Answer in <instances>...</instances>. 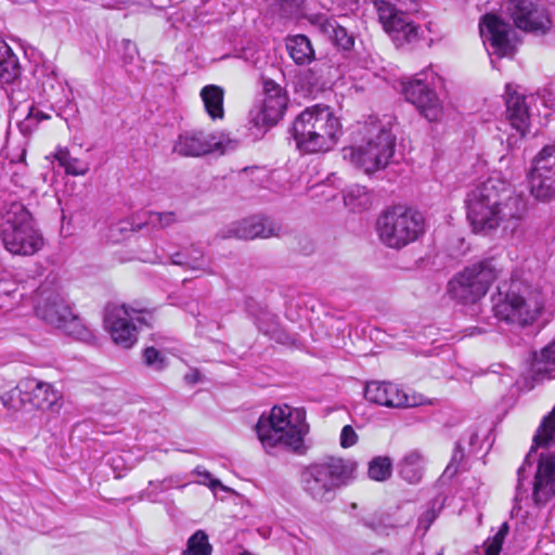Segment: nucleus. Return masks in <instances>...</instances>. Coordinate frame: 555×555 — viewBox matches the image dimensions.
Returning <instances> with one entry per match:
<instances>
[{
	"label": "nucleus",
	"instance_id": "16",
	"mask_svg": "<svg viewBox=\"0 0 555 555\" xmlns=\"http://www.w3.org/2000/svg\"><path fill=\"white\" fill-rule=\"evenodd\" d=\"M375 8L384 29L397 44L416 42L423 36L420 26L411 20V16L398 10L392 3L377 0Z\"/></svg>",
	"mask_w": 555,
	"mask_h": 555
},
{
	"label": "nucleus",
	"instance_id": "1",
	"mask_svg": "<svg viewBox=\"0 0 555 555\" xmlns=\"http://www.w3.org/2000/svg\"><path fill=\"white\" fill-rule=\"evenodd\" d=\"M467 219L475 232L489 234L501 228L513 234L528 212V199L524 194H511L508 184L489 178L466 196Z\"/></svg>",
	"mask_w": 555,
	"mask_h": 555
},
{
	"label": "nucleus",
	"instance_id": "51",
	"mask_svg": "<svg viewBox=\"0 0 555 555\" xmlns=\"http://www.w3.org/2000/svg\"><path fill=\"white\" fill-rule=\"evenodd\" d=\"M516 141H517L516 139L514 140V135H511V137L507 138V143L509 145L513 144V143H516Z\"/></svg>",
	"mask_w": 555,
	"mask_h": 555
},
{
	"label": "nucleus",
	"instance_id": "53",
	"mask_svg": "<svg viewBox=\"0 0 555 555\" xmlns=\"http://www.w3.org/2000/svg\"><path fill=\"white\" fill-rule=\"evenodd\" d=\"M374 555H386L384 552H377Z\"/></svg>",
	"mask_w": 555,
	"mask_h": 555
},
{
	"label": "nucleus",
	"instance_id": "42",
	"mask_svg": "<svg viewBox=\"0 0 555 555\" xmlns=\"http://www.w3.org/2000/svg\"><path fill=\"white\" fill-rule=\"evenodd\" d=\"M143 362L155 371H162L166 366V358L154 347L143 350Z\"/></svg>",
	"mask_w": 555,
	"mask_h": 555
},
{
	"label": "nucleus",
	"instance_id": "3",
	"mask_svg": "<svg viewBox=\"0 0 555 555\" xmlns=\"http://www.w3.org/2000/svg\"><path fill=\"white\" fill-rule=\"evenodd\" d=\"M289 132L301 153H324L337 144L343 126L330 106L317 104L296 116Z\"/></svg>",
	"mask_w": 555,
	"mask_h": 555
},
{
	"label": "nucleus",
	"instance_id": "54",
	"mask_svg": "<svg viewBox=\"0 0 555 555\" xmlns=\"http://www.w3.org/2000/svg\"><path fill=\"white\" fill-rule=\"evenodd\" d=\"M254 169H255V168H250V170H254ZM243 171H244V172H247V171H249V168H245Z\"/></svg>",
	"mask_w": 555,
	"mask_h": 555
},
{
	"label": "nucleus",
	"instance_id": "9",
	"mask_svg": "<svg viewBox=\"0 0 555 555\" xmlns=\"http://www.w3.org/2000/svg\"><path fill=\"white\" fill-rule=\"evenodd\" d=\"M423 215L402 205L387 208L377 219L380 241L388 247L400 249L424 233Z\"/></svg>",
	"mask_w": 555,
	"mask_h": 555
},
{
	"label": "nucleus",
	"instance_id": "28",
	"mask_svg": "<svg viewBox=\"0 0 555 555\" xmlns=\"http://www.w3.org/2000/svg\"><path fill=\"white\" fill-rule=\"evenodd\" d=\"M286 50L296 65L310 64L315 59L311 40L306 35H289L285 39Z\"/></svg>",
	"mask_w": 555,
	"mask_h": 555
},
{
	"label": "nucleus",
	"instance_id": "33",
	"mask_svg": "<svg viewBox=\"0 0 555 555\" xmlns=\"http://www.w3.org/2000/svg\"><path fill=\"white\" fill-rule=\"evenodd\" d=\"M55 159L65 172L70 176H85L89 171V164L76 157H72L68 150L60 149L55 153Z\"/></svg>",
	"mask_w": 555,
	"mask_h": 555
},
{
	"label": "nucleus",
	"instance_id": "47",
	"mask_svg": "<svg viewBox=\"0 0 555 555\" xmlns=\"http://www.w3.org/2000/svg\"><path fill=\"white\" fill-rule=\"evenodd\" d=\"M199 475L205 478V480L203 481L204 483H206V481H209V487L211 489H215V488L221 486L220 481L217 479H214L209 472H204L203 474L199 473Z\"/></svg>",
	"mask_w": 555,
	"mask_h": 555
},
{
	"label": "nucleus",
	"instance_id": "11",
	"mask_svg": "<svg viewBox=\"0 0 555 555\" xmlns=\"http://www.w3.org/2000/svg\"><path fill=\"white\" fill-rule=\"evenodd\" d=\"M530 195L540 203L555 202V141L532 158L526 175Z\"/></svg>",
	"mask_w": 555,
	"mask_h": 555
},
{
	"label": "nucleus",
	"instance_id": "56",
	"mask_svg": "<svg viewBox=\"0 0 555 555\" xmlns=\"http://www.w3.org/2000/svg\"><path fill=\"white\" fill-rule=\"evenodd\" d=\"M7 293L10 295L12 293H15V291H8Z\"/></svg>",
	"mask_w": 555,
	"mask_h": 555
},
{
	"label": "nucleus",
	"instance_id": "21",
	"mask_svg": "<svg viewBox=\"0 0 555 555\" xmlns=\"http://www.w3.org/2000/svg\"><path fill=\"white\" fill-rule=\"evenodd\" d=\"M364 397L371 403L387 408H408L421 403L415 398H410L398 385L378 380L366 383Z\"/></svg>",
	"mask_w": 555,
	"mask_h": 555
},
{
	"label": "nucleus",
	"instance_id": "26",
	"mask_svg": "<svg viewBox=\"0 0 555 555\" xmlns=\"http://www.w3.org/2000/svg\"><path fill=\"white\" fill-rule=\"evenodd\" d=\"M168 257L171 264L185 270L206 271L209 268V260L204 249L194 243L176 251L168 250Z\"/></svg>",
	"mask_w": 555,
	"mask_h": 555
},
{
	"label": "nucleus",
	"instance_id": "41",
	"mask_svg": "<svg viewBox=\"0 0 555 555\" xmlns=\"http://www.w3.org/2000/svg\"><path fill=\"white\" fill-rule=\"evenodd\" d=\"M177 222H178V218H177L176 212H173V211H165V212L151 211V212H149L147 223L151 224L153 228L166 229Z\"/></svg>",
	"mask_w": 555,
	"mask_h": 555
},
{
	"label": "nucleus",
	"instance_id": "50",
	"mask_svg": "<svg viewBox=\"0 0 555 555\" xmlns=\"http://www.w3.org/2000/svg\"><path fill=\"white\" fill-rule=\"evenodd\" d=\"M475 333H477V334H481V333H483V331H482V330H480V328H478V327H475V328H473V331L470 332V335H474Z\"/></svg>",
	"mask_w": 555,
	"mask_h": 555
},
{
	"label": "nucleus",
	"instance_id": "30",
	"mask_svg": "<svg viewBox=\"0 0 555 555\" xmlns=\"http://www.w3.org/2000/svg\"><path fill=\"white\" fill-rule=\"evenodd\" d=\"M21 74L17 56L10 46L0 38V83H10Z\"/></svg>",
	"mask_w": 555,
	"mask_h": 555
},
{
	"label": "nucleus",
	"instance_id": "4",
	"mask_svg": "<svg viewBox=\"0 0 555 555\" xmlns=\"http://www.w3.org/2000/svg\"><path fill=\"white\" fill-rule=\"evenodd\" d=\"M308 431L305 410L289 405L273 406L270 415H261L256 425L258 439L264 449L284 447L299 450Z\"/></svg>",
	"mask_w": 555,
	"mask_h": 555
},
{
	"label": "nucleus",
	"instance_id": "7",
	"mask_svg": "<svg viewBox=\"0 0 555 555\" xmlns=\"http://www.w3.org/2000/svg\"><path fill=\"white\" fill-rule=\"evenodd\" d=\"M0 240L8 251L20 256H33L44 244L31 214L20 202L5 205L0 214Z\"/></svg>",
	"mask_w": 555,
	"mask_h": 555
},
{
	"label": "nucleus",
	"instance_id": "49",
	"mask_svg": "<svg viewBox=\"0 0 555 555\" xmlns=\"http://www.w3.org/2000/svg\"><path fill=\"white\" fill-rule=\"evenodd\" d=\"M25 157H26V151L25 150H22V153L18 157V162H24L25 160Z\"/></svg>",
	"mask_w": 555,
	"mask_h": 555
},
{
	"label": "nucleus",
	"instance_id": "14",
	"mask_svg": "<svg viewBox=\"0 0 555 555\" xmlns=\"http://www.w3.org/2000/svg\"><path fill=\"white\" fill-rule=\"evenodd\" d=\"M492 300L495 318L513 327H525L539 314V308L532 307L517 293L507 289V285L499 286Z\"/></svg>",
	"mask_w": 555,
	"mask_h": 555
},
{
	"label": "nucleus",
	"instance_id": "17",
	"mask_svg": "<svg viewBox=\"0 0 555 555\" xmlns=\"http://www.w3.org/2000/svg\"><path fill=\"white\" fill-rule=\"evenodd\" d=\"M139 324L147 325V320L142 311L129 310L126 306L116 307L107 311L104 323L112 339L122 348H131L138 339Z\"/></svg>",
	"mask_w": 555,
	"mask_h": 555
},
{
	"label": "nucleus",
	"instance_id": "39",
	"mask_svg": "<svg viewBox=\"0 0 555 555\" xmlns=\"http://www.w3.org/2000/svg\"><path fill=\"white\" fill-rule=\"evenodd\" d=\"M508 525L507 522H503L499 529V531L494 534L493 538L488 539L485 542V553L486 555H500L502 550L503 542L505 540L506 534L508 533Z\"/></svg>",
	"mask_w": 555,
	"mask_h": 555
},
{
	"label": "nucleus",
	"instance_id": "45",
	"mask_svg": "<svg viewBox=\"0 0 555 555\" xmlns=\"http://www.w3.org/2000/svg\"><path fill=\"white\" fill-rule=\"evenodd\" d=\"M436 512L434 509H427L418 519V527L427 531L430 525L436 519Z\"/></svg>",
	"mask_w": 555,
	"mask_h": 555
},
{
	"label": "nucleus",
	"instance_id": "6",
	"mask_svg": "<svg viewBox=\"0 0 555 555\" xmlns=\"http://www.w3.org/2000/svg\"><path fill=\"white\" fill-rule=\"evenodd\" d=\"M356 464L341 457H326L306 466L300 474L304 492L314 502L333 501L339 489L353 479Z\"/></svg>",
	"mask_w": 555,
	"mask_h": 555
},
{
	"label": "nucleus",
	"instance_id": "22",
	"mask_svg": "<svg viewBox=\"0 0 555 555\" xmlns=\"http://www.w3.org/2000/svg\"><path fill=\"white\" fill-rule=\"evenodd\" d=\"M42 92L47 102L50 103L51 109L62 118L67 119L66 115H73L76 112L70 88L57 77L48 76L42 81Z\"/></svg>",
	"mask_w": 555,
	"mask_h": 555
},
{
	"label": "nucleus",
	"instance_id": "40",
	"mask_svg": "<svg viewBox=\"0 0 555 555\" xmlns=\"http://www.w3.org/2000/svg\"><path fill=\"white\" fill-rule=\"evenodd\" d=\"M172 486V479L167 478L160 481L151 480L149 482V487L143 490L140 494L141 500H149L151 502H156L159 493L167 491Z\"/></svg>",
	"mask_w": 555,
	"mask_h": 555
},
{
	"label": "nucleus",
	"instance_id": "52",
	"mask_svg": "<svg viewBox=\"0 0 555 555\" xmlns=\"http://www.w3.org/2000/svg\"><path fill=\"white\" fill-rule=\"evenodd\" d=\"M126 44H127V49H129L130 47H132L134 49V44L130 40H127Z\"/></svg>",
	"mask_w": 555,
	"mask_h": 555
},
{
	"label": "nucleus",
	"instance_id": "13",
	"mask_svg": "<svg viewBox=\"0 0 555 555\" xmlns=\"http://www.w3.org/2000/svg\"><path fill=\"white\" fill-rule=\"evenodd\" d=\"M437 78L430 68H426L403 85L405 99L428 121H436L442 116V104L433 89Z\"/></svg>",
	"mask_w": 555,
	"mask_h": 555
},
{
	"label": "nucleus",
	"instance_id": "43",
	"mask_svg": "<svg viewBox=\"0 0 555 555\" xmlns=\"http://www.w3.org/2000/svg\"><path fill=\"white\" fill-rule=\"evenodd\" d=\"M462 440L463 438L456 442L451 461L444 470V474L449 476H454L460 470L461 465L464 462L465 453L462 447Z\"/></svg>",
	"mask_w": 555,
	"mask_h": 555
},
{
	"label": "nucleus",
	"instance_id": "10",
	"mask_svg": "<svg viewBox=\"0 0 555 555\" xmlns=\"http://www.w3.org/2000/svg\"><path fill=\"white\" fill-rule=\"evenodd\" d=\"M237 146L238 141L223 131L207 133L192 129L179 133L173 144V153L182 157H201L211 153L225 154Z\"/></svg>",
	"mask_w": 555,
	"mask_h": 555
},
{
	"label": "nucleus",
	"instance_id": "19",
	"mask_svg": "<svg viewBox=\"0 0 555 555\" xmlns=\"http://www.w3.org/2000/svg\"><path fill=\"white\" fill-rule=\"evenodd\" d=\"M506 9L514 25L524 31L544 35L551 28L546 10L530 0H508Z\"/></svg>",
	"mask_w": 555,
	"mask_h": 555
},
{
	"label": "nucleus",
	"instance_id": "29",
	"mask_svg": "<svg viewBox=\"0 0 555 555\" xmlns=\"http://www.w3.org/2000/svg\"><path fill=\"white\" fill-rule=\"evenodd\" d=\"M425 459L418 450L409 451L398 463V472L402 479L411 485L418 483L424 474Z\"/></svg>",
	"mask_w": 555,
	"mask_h": 555
},
{
	"label": "nucleus",
	"instance_id": "36",
	"mask_svg": "<svg viewBox=\"0 0 555 555\" xmlns=\"http://www.w3.org/2000/svg\"><path fill=\"white\" fill-rule=\"evenodd\" d=\"M330 73L331 66H327L325 63L315 64L304 75V80L309 83L313 90L319 91L327 85Z\"/></svg>",
	"mask_w": 555,
	"mask_h": 555
},
{
	"label": "nucleus",
	"instance_id": "18",
	"mask_svg": "<svg viewBox=\"0 0 555 555\" xmlns=\"http://www.w3.org/2000/svg\"><path fill=\"white\" fill-rule=\"evenodd\" d=\"M479 31L489 54L498 57H509L514 54L513 29L496 15H483L479 23Z\"/></svg>",
	"mask_w": 555,
	"mask_h": 555
},
{
	"label": "nucleus",
	"instance_id": "20",
	"mask_svg": "<svg viewBox=\"0 0 555 555\" xmlns=\"http://www.w3.org/2000/svg\"><path fill=\"white\" fill-rule=\"evenodd\" d=\"M11 393H17L22 402H28L40 410L51 409L60 399V393L51 384L34 377L21 379Z\"/></svg>",
	"mask_w": 555,
	"mask_h": 555
},
{
	"label": "nucleus",
	"instance_id": "27",
	"mask_svg": "<svg viewBox=\"0 0 555 555\" xmlns=\"http://www.w3.org/2000/svg\"><path fill=\"white\" fill-rule=\"evenodd\" d=\"M530 375L534 382L555 379V339L539 353H534L530 365Z\"/></svg>",
	"mask_w": 555,
	"mask_h": 555
},
{
	"label": "nucleus",
	"instance_id": "48",
	"mask_svg": "<svg viewBox=\"0 0 555 555\" xmlns=\"http://www.w3.org/2000/svg\"><path fill=\"white\" fill-rule=\"evenodd\" d=\"M479 437L476 431L468 433V442L470 446H474L478 441Z\"/></svg>",
	"mask_w": 555,
	"mask_h": 555
},
{
	"label": "nucleus",
	"instance_id": "15",
	"mask_svg": "<svg viewBox=\"0 0 555 555\" xmlns=\"http://www.w3.org/2000/svg\"><path fill=\"white\" fill-rule=\"evenodd\" d=\"M262 91L261 103L250 111V122L268 130L283 118L289 100L286 90L269 78H263Z\"/></svg>",
	"mask_w": 555,
	"mask_h": 555
},
{
	"label": "nucleus",
	"instance_id": "32",
	"mask_svg": "<svg viewBox=\"0 0 555 555\" xmlns=\"http://www.w3.org/2000/svg\"><path fill=\"white\" fill-rule=\"evenodd\" d=\"M259 331L267 335L270 339L279 344H287L289 340L288 335L280 327L275 314L263 310L257 315L255 320Z\"/></svg>",
	"mask_w": 555,
	"mask_h": 555
},
{
	"label": "nucleus",
	"instance_id": "57",
	"mask_svg": "<svg viewBox=\"0 0 555 555\" xmlns=\"http://www.w3.org/2000/svg\"><path fill=\"white\" fill-rule=\"evenodd\" d=\"M240 555H251V554H249V553H242V554H240Z\"/></svg>",
	"mask_w": 555,
	"mask_h": 555
},
{
	"label": "nucleus",
	"instance_id": "24",
	"mask_svg": "<svg viewBox=\"0 0 555 555\" xmlns=\"http://www.w3.org/2000/svg\"><path fill=\"white\" fill-rule=\"evenodd\" d=\"M305 18L322 36L332 41L337 48L350 51L354 46V37L340 26L334 17L322 13L307 14Z\"/></svg>",
	"mask_w": 555,
	"mask_h": 555
},
{
	"label": "nucleus",
	"instance_id": "34",
	"mask_svg": "<svg viewBox=\"0 0 555 555\" xmlns=\"http://www.w3.org/2000/svg\"><path fill=\"white\" fill-rule=\"evenodd\" d=\"M344 203L352 210L366 209L371 204L366 189L361 185L349 186L344 193Z\"/></svg>",
	"mask_w": 555,
	"mask_h": 555
},
{
	"label": "nucleus",
	"instance_id": "46",
	"mask_svg": "<svg viewBox=\"0 0 555 555\" xmlns=\"http://www.w3.org/2000/svg\"><path fill=\"white\" fill-rule=\"evenodd\" d=\"M29 117H35L37 120H46V119L50 118V115H48V114L43 113L42 111H39L35 107H31L28 118Z\"/></svg>",
	"mask_w": 555,
	"mask_h": 555
},
{
	"label": "nucleus",
	"instance_id": "23",
	"mask_svg": "<svg viewBox=\"0 0 555 555\" xmlns=\"http://www.w3.org/2000/svg\"><path fill=\"white\" fill-rule=\"evenodd\" d=\"M505 105L507 120L519 138H524L529 130L531 117L527 96L519 93L512 85H506Z\"/></svg>",
	"mask_w": 555,
	"mask_h": 555
},
{
	"label": "nucleus",
	"instance_id": "2",
	"mask_svg": "<svg viewBox=\"0 0 555 555\" xmlns=\"http://www.w3.org/2000/svg\"><path fill=\"white\" fill-rule=\"evenodd\" d=\"M555 442V408L548 416L544 417L533 437V446L517 469V485L514 496L515 504L528 499L529 489H532V500L535 505L546 504L555 495V451L541 453L537 461L533 453L537 448L548 447Z\"/></svg>",
	"mask_w": 555,
	"mask_h": 555
},
{
	"label": "nucleus",
	"instance_id": "8",
	"mask_svg": "<svg viewBox=\"0 0 555 555\" xmlns=\"http://www.w3.org/2000/svg\"><path fill=\"white\" fill-rule=\"evenodd\" d=\"M396 135L390 121L372 120L365 126L363 143L344 149V157L349 158L366 173L385 168L395 154Z\"/></svg>",
	"mask_w": 555,
	"mask_h": 555
},
{
	"label": "nucleus",
	"instance_id": "5",
	"mask_svg": "<svg viewBox=\"0 0 555 555\" xmlns=\"http://www.w3.org/2000/svg\"><path fill=\"white\" fill-rule=\"evenodd\" d=\"M35 311L38 318L67 335L83 341L94 338L93 333L74 314L63 288L55 279H47L37 288Z\"/></svg>",
	"mask_w": 555,
	"mask_h": 555
},
{
	"label": "nucleus",
	"instance_id": "55",
	"mask_svg": "<svg viewBox=\"0 0 555 555\" xmlns=\"http://www.w3.org/2000/svg\"><path fill=\"white\" fill-rule=\"evenodd\" d=\"M2 400H3V404L9 405V403L7 402V400L4 398H2Z\"/></svg>",
	"mask_w": 555,
	"mask_h": 555
},
{
	"label": "nucleus",
	"instance_id": "25",
	"mask_svg": "<svg viewBox=\"0 0 555 555\" xmlns=\"http://www.w3.org/2000/svg\"><path fill=\"white\" fill-rule=\"evenodd\" d=\"M281 227L270 218L254 216L229 229V236L241 240L267 238L279 235Z\"/></svg>",
	"mask_w": 555,
	"mask_h": 555
},
{
	"label": "nucleus",
	"instance_id": "44",
	"mask_svg": "<svg viewBox=\"0 0 555 555\" xmlns=\"http://www.w3.org/2000/svg\"><path fill=\"white\" fill-rule=\"evenodd\" d=\"M340 446L343 448H350L358 441V435L351 425H345L340 431Z\"/></svg>",
	"mask_w": 555,
	"mask_h": 555
},
{
	"label": "nucleus",
	"instance_id": "38",
	"mask_svg": "<svg viewBox=\"0 0 555 555\" xmlns=\"http://www.w3.org/2000/svg\"><path fill=\"white\" fill-rule=\"evenodd\" d=\"M211 545L208 542L207 534L198 530L188 541L186 550L183 555H210Z\"/></svg>",
	"mask_w": 555,
	"mask_h": 555
},
{
	"label": "nucleus",
	"instance_id": "31",
	"mask_svg": "<svg viewBox=\"0 0 555 555\" xmlns=\"http://www.w3.org/2000/svg\"><path fill=\"white\" fill-rule=\"evenodd\" d=\"M201 98L204 102L205 111L214 120L224 117L223 100L224 90L216 85L205 86L201 90Z\"/></svg>",
	"mask_w": 555,
	"mask_h": 555
},
{
	"label": "nucleus",
	"instance_id": "35",
	"mask_svg": "<svg viewBox=\"0 0 555 555\" xmlns=\"http://www.w3.org/2000/svg\"><path fill=\"white\" fill-rule=\"evenodd\" d=\"M361 522L377 534H388L389 530L396 527L391 520V516L387 513H374L363 517Z\"/></svg>",
	"mask_w": 555,
	"mask_h": 555
},
{
	"label": "nucleus",
	"instance_id": "37",
	"mask_svg": "<svg viewBox=\"0 0 555 555\" xmlns=\"http://www.w3.org/2000/svg\"><path fill=\"white\" fill-rule=\"evenodd\" d=\"M392 463L387 456H376L369 463V477L376 481H385L391 476Z\"/></svg>",
	"mask_w": 555,
	"mask_h": 555
},
{
	"label": "nucleus",
	"instance_id": "12",
	"mask_svg": "<svg viewBox=\"0 0 555 555\" xmlns=\"http://www.w3.org/2000/svg\"><path fill=\"white\" fill-rule=\"evenodd\" d=\"M496 279L495 268L491 261H480L467 267L450 282V292L453 297L464 304L476 302L489 289Z\"/></svg>",
	"mask_w": 555,
	"mask_h": 555
}]
</instances>
